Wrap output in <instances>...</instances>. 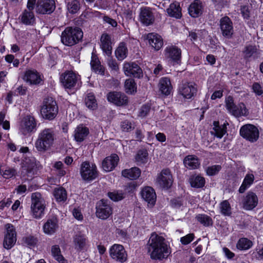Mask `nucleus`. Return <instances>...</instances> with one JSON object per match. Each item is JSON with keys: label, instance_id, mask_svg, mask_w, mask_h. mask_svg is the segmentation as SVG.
Instances as JSON below:
<instances>
[{"label": "nucleus", "instance_id": "obj_1", "mask_svg": "<svg viewBox=\"0 0 263 263\" xmlns=\"http://www.w3.org/2000/svg\"><path fill=\"white\" fill-rule=\"evenodd\" d=\"M148 251L152 258L162 259L170 254L169 247L165 239L156 233L151 234L148 242Z\"/></svg>", "mask_w": 263, "mask_h": 263}, {"label": "nucleus", "instance_id": "obj_2", "mask_svg": "<svg viewBox=\"0 0 263 263\" xmlns=\"http://www.w3.org/2000/svg\"><path fill=\"white\" fill-rule=\"evenodd\" d=\"M19 151L22 153L26 154L22 162V174L23 176L27 175L32 178L34 175L37 174L39 164L35 159L28 152L29 149L27 147H21Z\"/></svg>", "mask_w": 263, "mask_h": 263}, {"label": "nucleus", "instance_id": "obj_3", "mask_svg": "<svg viewBox=\"0 0 263 263\" xmlns=\"http://www.w3.org/2000/svg\"><path fill=\"white\" fill-rule=\"evenodd\" d=\"M54 140V134L51 128H45L41 130L38 135L35 143L37 150L44 152L52 146Z\"/></svg>", "mask_w": 263, "mask_h": 263}, {"label": "nucleus", "instance_id": "obj_4", "mask_svg": "<svg viewBox=\"0 0 263 263\" xmlns=\"http://www.w3.org/2000/svg\"><path fill=\"white\" fill-rule=\"evenodd\" d=\"M83 37V32L78 27H67L61 34V41L67 46L77 44Z\"/></svg>", "mask_w": 263, "mask_h": 263}, {"label": "nucleus", "instance_id": "obj_5", "mask_svg": "<svg viewBox=\"0 0 263 263\" xmlns=\"http://www.w3.org/2000/svg\"><path fill=\"white\" fill-rule=\"evenodd\" d=\"M46 203L42 195L38 192L31 195V213L33 218L40 219L44 215Z\"/></svg>", "mask_w": 263, "mask_h": 263}, {"label": "nucleus", "instance_id": "obj_6", "mask_svg": "<svg viewBox=\"0 0 263 263\" xmlns=\"http://www.w3.org/2000/svg\"><path fill=\"white\" fill-rule=\"evenodd\" d=\"M58 112V107L56 101L52 98H48L44 100L41 108V114L42 117L47 120H53Z\"/></svg>", "mask_w": 263, "mask_h": 263}, {"label": "nucleus", "instance_id": "obj_7", "mask_svg": "<svg viewBox=\"0 0 263 263\" xmlns=\"http://www.w3.org/2000/svg\"><path fill=\"white\" fill-rule=\"evenodd\" d=\"M80 174L83 179L88 181L95 179L98 175L96 165L88 162L82 163Z\"/></svg>", "mask_w": 263, "mask_h": 263}, {"label": "nucleus", "instance_id": "obj_8", "mask_svg": "<svg viewBox=\"0 0 263 263\" xmlns=\"http://www.w3.org/2000/svg\"><path fill=\"white\" fill-rule=\"evenodd\" d=\"M239 133L241 137L251 142H256L259 136L258 128L250 124H246L241 127Z\"/></svg>", "mask_w": 263, "mask_h": 263}, {"label": "nucleus", "instance_id": "obj_9", "mask_svg": "<svg viewBox=\"0 0 263 263\" xmlns=\"http://www.w3.org/2000/svg\"><path fill=\"white\" fill-rule=\"evenodd\" d=\"M5 229L3 246L8 250L12 248L16 243V232L14 227L10 223L5 225Z\"/></svg>", "mask_w": 263, "mask_h": 263}, {"label": "nucleus", "instance_id": "obj_10", "mask_svg": "<svg viewBox=\"0 0 263 263\" xmlns=\"http://www.w3.org/2000/svg\"><path fill=\"white\" fill-rule=\"evenodd\" d=\"M110 257L116 261L123 263L127 260V254L123 246L114 244L109 249Z\"/></svg>", "mask_w": 263, "mask_h": 263}, {"label": "nucleus", "instance_id": "obj_11", "mask_svg": "<svg viewBox=\"0 0 263 263\" xmlns=\"http://www.w3.org/2000/svg\"><path fill=\"white\" fill-rule=\"evenodd\" d=\"M112 213V209L108 201L102 199L96 205V215L102 219H107Z\"/></svg>", "mask_w": 263, "mask_h": 263}, {"label": "nucleus", "instance_id": "obj_12", "mask_svg": "<svg viewBox=\"0 0 263 263\" xmlns=\"http://www.w3.org/2000/svg\"><path fill=\"white\" fill-rule=\"evenodd\" d=\"M36 122L34 117L27 115L22 120L20 130L23 135H26L36 130Z\"/></svg>", "mask_w": 263, "mask_h": 263}, {"label": "nucleus", "instance_id": "obj_13", "mask_svg": "<svg viewBox=\"0 0 263 263\" xmlns=\"http://www.w3.org/2000/svg\"><path fill=\"white\" fill-rule=\"evenodd\" d=\"M156 182L162 188L168 189L172 185L173 176L170 170L164 169L158 175Z\"/></svg>", "mask_w": 263, "mask_h": 263}, {"label": "nucleus", "instance_id": "obj_14", "mask_svg": "<svg viewBox=\"0 0 263 263\" xmlns=\"http://www.w3.org/2000/svg\"><path fill=\"white\" fill-rule=\"evenodd\" d=\"M196 85L193 83H186L181 84L178 88L179 93L184 99H190L197 93Z\"/></svg>", "mask_w": 263, "mask_h": 263}, {"label": "nucleus", "instance_id": "obj_15", "mask_svg": "<svg viewBox=\"0 0 263 263\" xmlns=\"http://www.w3.org/2000/svg\"><path fill=\"white\" fill-rule=\"evenodd\" d=\"M123 70L127 76H133L138 78L142 76L141 68L134 62H124L123 65Z\"/></svg>", "mask_w": 263, "mask_h": 263}, {"label": "nucleus", "instance_id": "obj_16", "mask_svg": "<svg viewBox=\"0 0 263 263\" xmlns=\"http://www.w3.org/2000/svg\"><path fill=\"white\" fill-rule=\"evenodd\" d=\"M80 79V76L77 73L68 71L62 74L60 80L63 86L67 88L73 87Z\"/></svg>", "mask_w": 263, "mask_h": 263}, {"label": "nucleus", "instance_id": "obj_17", "mask_svg": "<svg viewBox=\"0 0 263 263\" xmlns=\"http://www.w3.org/2000/svg\"><path fill=\"white\" fill-rule=\"evenodd\" d=\"M165 57L171 63H179L181 60V49L175 46L167 47L165 50Z\"/></svg>", "mask_w": 263, "mask_h": 263}, {"label": "nucleus", "instance_id": "obj_18", "mask_svg": "<svg viewBox=\"0 0 263 263\" xmlns=\"http://www.w3.org/2000/svg\"><path fill=\"white\" fill-rule=\"evenodd\" d=\"M55 5L54 0H41L38 1L36 10L41 14H50L55 9Z\"/></svg>", "mask_w": 263, "mask_h": 263}, {"label": "nucleus", "instance_id": "obj_19", "mask_svg": "<svg viewBox=\"0 0 263 263\" xmlns=\"http://www.w3.org/2000/svg\"><path fill=\"white\" fill-rule=\"evenodd\" d=\"M144 39L147 41L149 45L155 50L160 49L163 45L162 37L155 33H149L144 36Z\"/></svg>", "mask_w": 263, "mask_h": 263}, {"label": "nucleus", "instance_id": "obj_20", "mask_svg": "<svg viewBox=\"0 0 263 263\" xmlns=\"http://www.w3.org/2000/svg\"><path fill=\"white\" fill-rule=\"evenodd\" d=\"M220 27L223 36L230 38L233 33V24L230 18L224 16L220 19Z\"/></svg>", "mask_w": 263, "mask_h": 263}, {"label": "nucleus", "instance_id": "obj_21", "mask_svg": "<svg viewBox=\"0 0 263 263\" xmlns=\"http://www.w3.org/2000/svg\"><path fill=\"white\" fill-rule=\"evenodd\" d=\"M24 80L30 85H37L43 81V77L36 70H28L25 73Z\"/></svg>", "mask_w": 263, "mask_h": 263}, {"label": "nucleus", "instance_id": "obj_22", "mask_svg": "<svg viewBox=\"0 0 263 263\" xmlns=\"http://www.w3.org/2000/svg\"><path fill=\"white\" fill-rule=\"evenodd\" d=\"M142 198L147 202L148 205L152 207L156 201V194L154 190L150 186L144 187L141 192Z\"/></svg>", "mask_w": 263, "mask_h": 263}, {"label": "nucleus", "instance_id": "obj_23", "mask_svg": "<svg viewBox=\"0 0 263 263\" xmlns=\"http://www.w3.org/2000/svg\"><path fill=\"white\" fill-rule=\"evenodd\" d=\"M58 229V219L55 217L48 218L43 227L44 233L49 235L54 234Z\"/></svg>", "mask_w": 263, "mask_h": 263}, {"label": "nucleus", "instance_id": "obj_24", "mask_svg": "<svg viewBox=\"0 0 263 263\" xmlns=\"http://www.w3.org/2000/svg\"><path fill=\"white\" fill-rule=\"evenodd\" d=\"M107 100L118 106L126 104L128 102L127 97L124 93L119 92H109L107 95Z\"/></svg>", "mask_w": 263, "mask_h": 263}, {"label": "nucleus", "instance_id": "obj_25", "mask_svg": "<svg viewBox=\"0 0 263 263\" xmlns=\"http://www.w3.org/2000/svg\"><path fill=\"white\" fill-rule=\"evenodd\" d=\"M34 6L29 8L28 5H27V9H25L20 16V18L22 23L25 25H33L35 22V18L33 10Z\"/></svg>", "mask_w": 263, "mask_h": 263}, {"label": "nucleus", "instance_id": "obj_26", "mask_svg": "<svg viewBox=\"0 0 263 263\" xmlns=\"http://www.w3.org/2000/svg\"><path fill=\"white\" fill-rule=\"evenodd\" d=\"M258 198L253 192H249L244 197L242 201L243 208L247 210H251L257 205Z\"/></svg>", "mask_w": 263, "mask_h": 263}, {"label": "nucleus", "instance_id": "obj_27", "mask_svg": "<svg viewBox=\"0 0 263 263\" xmlns=\"http://www.w3.org/2000/svg\"><path fill=\"white\" fill-rule=\"evenodd\" d=\"M119 160V157L116 154L106 157L102 162V168L105 172L111 171L117 166Z\"/></svg>", "mask_w": 263, "mask_h": 263}, {"label": "nucleus", "instance_id": "obj_28", "mask_svg": "<svg viewBox=\"0 0 263 263\" xmlns=\"http://www.w3.org/2000/svg\"><path fill=\"white\" fill-rule=\"evenodd\" d=\"M140 20L141 22L146 26H148L154 22V16L149 8L141 9Z\"/></svg>", "mask_w": 263, "mask_h": 263}, {"label": "nucleus", "instance_id": "obj_29", "mask_svg": "<svg viewBox=\"0 0 263 263\" xmlns=\"http://www.w3.org/2000/svg\"><path fill=\"white\" fill-rule=\"evenodd\" d=\"M101 48L106 55L109 57L111 54V42L110 35L103 33L101 37Z\"/></svg>", "mask_w": 263, "mask_h": 263}, {"label": "nucleus", "instance_id": "obj_30", "mask_svg": "<svg viewBox=\"0 0 263 263\" xmlns=\"http://www.w3.org/2000/svg\"><path fill=\"white\" fill-rule=\"evenodd\" d=\"M159 89L162 93L168 96L171 94L173 87L170 80L167 78H162L159 83Z\"/></svg>", "mask_w": 263, "mask_h": 263}, {"label": "nucleus", "instance_id": "obj_31", "mask_svg": "<svg viewBox=\"0 0 263 263\" xmlns=\"http://www.w3.org/2000/svg\"><path fill=\"white\" fill-rule=\"evenodd\" d=\"M89 134L88 128L83 125L78 126L74 130V137L77 142H82Z\"/></svg>", "mask_w": 263, "mask_h": 263}, {"label": "nucleus", "instance_id": "obj_32", "mask_svg": "<svg viewBox=\"0 0 263 263\" xmlns=\"http://www.w3.org/2000/svg\"><path fill=\"white\" fill-rule=\"evenodd\" d=\"M202 6L201 2L199 0H195L189 8V13L193 17H198L202 13Z\"/></svg>", "mask_w": 263, "mask_h": 263}, {"label": "nucleus", "instance_id": "obj_33", "mask_svg": "<svg viewBox=\"0 0 263 263\" xmlns=\"http://www.w3.org/2000/svg\"><path fill=\"white\" fill-rule=\"evenodd\" d=\"M141 170L137 167H133L129 169H125L122 171V175L123 177L131 180H135L138 178L141 175Z\"/></svg>", "mask_w": 263, "mask_h": 263}, {"label": "nucleus", "instance_id": "obj_34", "mask_svg": "<svg viewBox=\"0 0 263 263\" xmlns=\"http://www.w3.org/2000/svg\"><path fill=\"white\" fill-rule=\"evenodd\" d=\"M183 163L185 167L189 169L197 168L200 163L198 158L194 155H188L185 157Z\"/></svg>", "mask_w": 263, "mask_h": 263}, {"label": "nucleus", "instance_id": "obj_35", "mask_svg": "<svg viewBox=\"0 0 263 263\" xmlns=\"http://www.w3.org/2000/svg\"><path fill=\"white\" fill-rule=\"evenodd\" d=\"M213 126V127L211 131L212 135L217 138H221L226 133L227 127L226 124L224 123L219 125L218 122L214 121Z\"/></svg>", "mask_w": 263, "mask_h": 263}, {"label": "nucleus", "instance_id": "obj_36", "mask_svg": "<svg viewBox=\"0 0 263 263\" xmlns=\"http://www.w3.org/2000/svg\"><path fill=\"white\" fill-rule=\"evenodd\" d=\"M90 65L92 69L97 73L104 74V68L101 65L98 58L95 53H92Z\"/></svg>", "mask_w": 263, "mask_h": 263}, {"label": "nucleus", "instance_id": "obj_37", "mask_svg": "<svg viewBox=\"0 0 263 263\" xmlns=\"http://www.w3.org/2000/svg\"><path fill=\"white\" fill-rule=\"evenodd\" d=\"M230 113L235 117L245 116L248 115V111L245 104L240 103L235 105Z\"/></svg>", "mask_w": 263, "mask_h": 263}, {"label": "nucleus", "instance_id": "obj_38", "mask_svg": "<svg viewBox=\"0 0 263 263\" xmlns=\"http://www.w3.org/2000/svg\"><path fill=\"white\" fill-rule=\"evenodd\" d=\"M127 54L128 49L126 44L124 43H120L115 50L117 59L119 61H122L127 57Z\"/></svg>", "mask_w": 263, "mask_h": 263}, {"label": "nucleus", "instance_id": "obj_39", "mask_svg": "<svg viewBox=\"0 0 263 263\" xmlns=\"http://www.w3.org/2000/svg\"><path fill=\"white\" fill-rule=\"evenodd\" d=\"M169 15L176 18H180L181 16V8L178 2L172 3L167 9Z\"/></svg>", "mask_w": 263, "mask_h": 263}, {"label": "nucleus", "instance_id": "obj_40", "mask_svg": "<svg viewBox=\"0 0 263 263\" xmlns=\"http://www.w3.org/2000/svg\"><path fill=\"white\" fill-rule=\"evenodd\" d=\"M253 245V243L251 240L243 237L238 240L236 243V248L239 250L246 251L250 249Z\"/></svg>", "mask_w": 263, "mask_h": 263}, {"label": "nucleus", "instance_id": "obj_41", "mask_svg": "<svg viewBox=\"0 0 263 263\" xmlns=\"http://www.w3.org/2000/svg\"><path fill=\"white\" fill-rule=\"evenodd\" d=\"M254 180V175L252 173H248L246 175L243 182L239 189V192L240 193H243L253 183Z\"/></svg>", "mask_w": 263, "mask_h": 263}, {"label": "nucleus", "instance_id": "obj_42", "mask_svg": "<svg viewBox=\"0 0 263 263\" xmlns=\"http://www.w3.org/2000/svg\"><path fill=\"white\" fill-rule=\"evenodd\" d=\"M74 248L77 250H83L86 245V239L84 235H76L73 237Z\"/></svg>", "mask_w": 263, "mask_h": 263}, {"label": "nucleus", "instance_id": "obj_43", "mask_svg": "<svg viewBox=\"0 0 263 263\" xmlns=\"http://www.w3.org/2000/svg\"><path fill=\"white\" fill-rule=\"evenodd\" d=\"M191 185L192 187L200 188L204 186L205 180L203 177L199 175H193L190 179Z\"/></svg>", "mask_w": 263, "mask_h": 263}, {"label": "nucleus", "instance_id": "obj_44", "mask_svg": "<svg viewBox=\"0 0 263 263\" xmlns=\"http://www.w3.org/2000/svg\"><path fill=\"white\" fill-rule=\"evenodd\" d=\"M54 196L58 202H64L67 199V192L63 187L55 189Z\"/></svg>", "mask_w": 263, "mask_h": 263}, {"label": "nucleus", "instance_id": "obj_45", "mask_svg": "<svg viewBox=\"0 0 263 263\" xmlns=\"http://www.w3.org/2000/svg\"><path fill=\"white\" fill-rule=\"evenodd\" d=\"M51 253L53 257L59 263H67V261L64 258L61 254V250L59 247L55 245L52 247Z\"/></svg>", "mask_w": 263, "mask_h": 263}, {"label": "nucleus", "instance_id": "obj_46", "mask_svg": "<svg viewBox=\"0 0 263 263\" xmlns=\"http://www.w3.org/2000/svg\"><path fill=\"white\" fill-rule=\"evenodd\" d=\"M37 243V238L31 235L25 236L23 237L22 239V243L23 245L30 248L35 247Z\"/></svg>", "mask_w": 263, "mask_h": 263}, {"label": "nucleus", "instance_id": "obj_47", "mask_svg": "<svg viewBox=\"0 0 263 263\" xmlns=\"http://www.w3.org/2000/svg\"><path fill=\"white\" fill-rule=\"evenodd\" d=\"M135 159L138 164H144L147 162L148 158L147 151L146 150L139 151L138 152Z\"/></svg>", "mask_w": 263, "mask_h": 263}, {"label": "nucleus", "instance_id": "obj_48", "mask_svg": "<svg viewBox=\"0 0 263 263\" xmlns=\"http://www.w3.org/2000/svg\"><path fill=\"white\" fill-rule=\"evenodd\" d=\"M85 104L86 106L90 109L94 110L97 107V103L95 96L92 93L87 94L85 99Z\"/></svg>", "mask_w": 263, "mask_h": 263}, {"label": "nucleus", "instance_id": "obj_49", "mask_svg": "<svg viewBox=\"0 0 263 263\" xmlns=\"http://www.w3.org/2000/svg\"><path fill=\"white\" fill-rule=\"evenodd\" d=\"M196 219L198 221L204 226H209L213 223L212 218L205 214H198L196 216Z\"/></svg>", "mask_w": 263, "mask_h": 263}, {"label": "nucleus", "instance_id": "obj_50", "mask_svg": "<svg viewBox=\"0 0 263 263\" xmlns=\"http://www.w3.org/2000/svg\"><path fill=\"white\" fill-rule=\"evenodd\" d=\"M125 88L126 92L128 93H133L136 91L137 87L135 81L133 79H129L125 82Z\"/></svg>", "mask_w": 263, "mask_h": 263}, {"label": "nucleus", "instance_id": "obj_51", "mask_svg": "<svg viewBox=\"0 0 263 263\" xmlns=\"http://www.w3.org/2000/svg\"><path fill=\"white\" fill-rule=\"evenodd\" d=\"M220 212L224 216H230L231 212V208L229 202L227 200H224L220 203Z\"/></svg>", "mask_w": 263, "mask_h": 263}, {"label": "nucleus", "instance_id": "obj_52", "mask_svg": "<svg viewBox=\"0 0 263 263\" xmlns=\"http://www.w3.org/2000/svg\"><path fill=\"white\" fill-rule=\"evenodd\" d=\"M68 11L72 14L76 13L79 10V3L77 1H72L68 2L67 5Z\"/></svg>", "mask_w": 263, "mask_h": 263}, {"label": "nucleus", "instance_id": "obj_53", "mask_svg": "<svg viewBox=\"0 0 263 263\" xmlns=\"http://www.w3.org/2000/svg\"><path fill=\"white\" fill-rule=\"evenodd\" d=\"M1 173L3 177L5 178L8 179L12 177L15 173L14 170L10 167H1Z\"/></svg>", "mask_w": 263, "mask_h": 263}, {"label": "nucleus", "instance_id": "obj_54", "mask_svg": "<svg viewBox=\"0 0 263 263\" xmlns=\"http://www.w3.org/2000/svg\"><path fill=\"white\" fill-rule=\"evenodd\" d=\"M108 197L113 201H118L124 198V194L122 191H114L108 194Z\"/></svg>", "mask_w": 263, "mask_h": 263}, {"label": "nucleus", "instance_id": "obj_55", "mask_svg": "<svg viewBox=\"0 0 263 263\" xmlns=\"http://www.w3.org/2000/svg\"><path fill=\"white\" fill-rule=\"evenodd\" d=\"M107 64L111 71H113L114 72H118L119 68V65L116 60L113 59L112 58L108 57L107 59Z\"/></svg>", "mask_w": 263, "mask_h": 263}, {"label": "nucleus", "instance_id": "obj_56", "mask_svg": "<svg viewBox=\"0 0 263 263\" xmlns=\"http://www.w3.org/2000/svg\"><path fill=\"white\" fill-rule=\"evenodd\" d=\"M257 51V49L255 46L249 45L246 47L243 50L244 56L246 58L252 57Z\"/></svg>", "mask_w": 263, "mask_h": 263}, {"label": "nucleus", "instance_id": "obj_57", "mask_svg": "<svg viewBox=\"0 0 263 263\" xmlns=\"http://www.w3.org/2000/svg\"><path fill=\"white\" fill-rule=\"evenodd\" d=\"M221 169V166L219 165H213L207 168L206 173L209 176H213L216 174Z\"/></svg>", "mask_w": 263, "mask_h": 263}, {"label": "nucleus", "instance_id": "obj_58", "mask_svg": "<svg viewBox=\"0 0 263 263\" xmlns=\"http://www.w3.org/2000/svg\"><path fill=\"white\" fill-rule=\"evenodd\" d=\"M225 103L226 108L230 112L231 111V110H232L235 106V104L234 103V100L233 97L231 96L227 97L226 98Z\"/></svg>", "mask_w": 263, "mask_h": 263}, {"label": "nucleus", "instance_id": "obj_59", "mask_svg": "<svg viewBox=\"0 0 263 263\" xmlns=\"http://www.w3.org/2000/svg\"><path fill=\"white\" fill-rule=\"evenodd\" d=\"M121 127L122 130L124 132H129L134 128L132 123L127 120L121 122Z\"/></svg>", "mask_w": 263, "mask_h": 263}, {"label": "nucleus", "instance_id": "obj_60", "mask_svg": "<svg viewBox=\"0 0 263 263\" xmlns=\"http://www.w3.org/2000/svg\"><path fill=\"white\" fill-rule=\"evenodd\" d=\"M63 164L61 161H57L54 164V167L59 170V174L60 176H64L66 174V171L63 168Z\"/></svg>", "mask_w": 263, "mask_h": 263}, {"label": "nucleus", "instance_id": "obj_61", "mask_svg": "<svg viewBox=\"0 0 263 263\" xmlns=\"http://www.w3.org/2000/svg\"><path fill=\"white\" fill-rule=\"evenodd\" d=\"M201 33L204 35H206V32L205 30H203L201 32L198 31L197 33L192 31L189 33V37L192 41H196L198 37H200V35Z\"/></svg>", "mask_w": 263, "mask_h": 263}, {"label": "nucleus", "instance_id": "obj_62", "mask_svg": "<svg viewBox=\"0 0 263 263\" xmlns=\"http://www.w3.org/2000/svg\"><path fill=\"white\" fill-rule=\"evenodd\" d=\"M194 238V235L193 234H189L186 236L181 237L180 241L182 244L187 245L193 240Z\"/></svg>", "mask_w": 263, "mask_h": 263}, {"label": "nucleus", "instance_id": "obj_63", "mask_svg": "<svg viewBox=\"0 0 263 263\" xmlns=\"http://www.w3.org/2000/svg\"><path fill=\"white\" fill-rule=\"evenodd\" d=\"M222 252L224 256L228 259H232L235 256V254L226 247H223L222 248Z\"/></svg>", "mask_w": 263, "mask_h": 263}, {"label": "nucleus", "instance_id": "obj_64", "mask_svg": "<svg viewBox=\"0 0 263 263\" xmlns=\"http://www.w3.org/2000/svg\"><path fill=\"white\" fill-rule=\"evenodd\" d=\"M252 88L254 92L257 95H260L263 92L262 87L258 83H254L253 85Z\"/></svg>", "mask_w": 263, "mask_h": 263}]
</instances>
